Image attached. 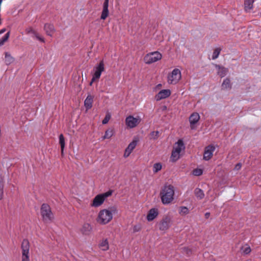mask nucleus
Here are the masks:
<instances>
[{"instance_id":"7ed1b4c3","label":"nucleus","mask_w":261,"mask_h":261,"mask_svg":"<svg viewBox=\"0 0 261 261\" xmlns=\"http://www.w3.org/2000/svg\"><path fill=\"white\" fill-rule=\"evenodd\" d=\"M41 215L44 222L51 221L54 218V215L50 206L47 203H43L40 208Z\"/></svg>"},{"instance_id":"a878e982","label":"nucleus","mask_w":261,"mask_h":261,"mask_svg":"<svg viewBox=\"0 0 261 261\" xmlns=\"http://www.w3.org/2000/svg\"><path fill=\"white\" fill-rule=\"evenodd\" d=\"M194 194L197 198L202 199L204 197V194L203 191L199 188H196L194 190Z\"/></svg>"},{"instance_id":"f3484780","label":"nucleus","mask_w":261,"mask_h":261,"mask_svg":"<svg viewBox=\"0 0 261 261\" xmlns=\"http://www.w3.org/2000/svg\"><path fill=\"white\" fill-rule=\"evenodd\" d=\"M159 215L158 210L157 208H151L147 215V220L148 221H151L154 220Z\"/></svg>"},{"instance_id":"39448f33","label":"nucleus","mask_w":261,"mask_h":261,"mask_svg":"<svg viewBox=\"0 0 261 261\" xmlns=\"http://www.w3.org/2000/svg\"><path fill=\"white\" fill-rule=\"evenodd\" d=\"M172 222L171 216L169 215L164 216L158 223L159 229L164 231L167 230L171 226Z\"/></svg>"},{"instance_id":"f03ea898","label":"nucleus","mask_w":261,"mask_h":261,"mask_svg":"<svg viewBox=\"0 0 261 261\" xmlns=\"http://www.w3.org/2000/svg\"><path fill=\"white\" fill-rule=\"evenodd\" d=\"M174 195V188L171 185H165L160 193L162 202L164 204L171 203L173 200Z\"/></svg>"},{"instance_id":"9d476101","label":"nucleus","mask_w":261,"mask_h":261,"mask_svg":"<svg viewBox=\"0 0 261 261\" xmlns=\"http://www.w3.org/2000/svg\"><path fill=\"white\" fill-rule=\"evenodd\" d=\"M215 147L214 145H210L204 148L203 153V160H210L213 156V152L215 151Z\"/></svg>"},{"instance_id":"ddd939ff","label":"nucleus","mask_w":261,"mask_h":261,"mask_svg":"<svg viewBox=\"0 0 261 261\" xmlns=\"http://www.w3.org/2000/svg\"><path fill=\"white\" fill-rule=\"evenodd\" d=\"M43 29L46 34L49 36H53L56 31V29L53 24L50 23H46L44 25Z\"/></svg>"},{"instance_id":"58836bf2","label":"nucleus","mask_w":261,"mask_h":261,"mask_svg":"<svg viewBox=\"0 0 261 261\" xmlns=\"http://www.w3.org/2000/svg\"><path fill=\"white\" fill-rule=\"evenodd\" d=\"M179 154H173V151H172V153H171V158H172V160L173 161H177L179 158Z\"/></svg>"},{"instance_id":"6ab92c4d","label":"nucleus","mask_w":261,"mask_h":261,"mask_svg":"<svg viewBox=\"0 0 261 261\" xmlns=\"http://www.w3.org/2000/svg\"><path fill=\"white\" fill-rule=\"evenodd\" d=\"M177 146L174 148L173 151V154H179L182 149H184L185 148L184 143L183 141L181 139H179L178 140L177 142Z\"/></svg>"},{"instance_id":"c03bdc74","label":"nucleus","mask_w":261,"mask_h":261,"mask_svg":"<svg viewBox=\"0 0 261 261\" xmlns=\"http://www.w3.org/2000/svg\"><path fill=\"white\" fill-rule=\"evenodd\" d=\"M241 167V164L240 163H238L236 165V168L237 169H240Z\"/></svg>"},{"instance_id":"20e7f679","label":"nucleus","mask_w":261,"mask_h":261,"mask_svg":"<svg viewBox=\"0 0 261 261\" xmlns=\"http://www.w3.org/2000/svg\"><path fill=\"white\" fill-rule=\"evenodd\" d=\"M162 58V55L155 51L147 54L144 58V61L146 64H150L161 60Z\"/></svg>"},{"instance_id":"79ce46f5","label":"nucleus","mask_w":261,"mask_h":261,"mask_svg":"<svg viewBox=\"0 0 261 261\" xmlns=\"http://www.w3.org/2000/svg\"><path fill=\"white\" fill-rule=\"evenodd\" d=\"M210 215L211 214L210 212H206L204 215L205 218L208 219L210 217Z\"/></svg>"},{"instance_id":"09e8293b","label":"nucleus","mask_w":261,"mask_h":261,"mask_svg":"<svg viewBox=\"0 0 261 261\" xmlns=\"http://www.w3.org/2000/svg\"><path fill=\"white\" fill-rule=\"evenodd\" d=\"M158 86H159V87H160V86H161V84H159Z\"/></svg>"},{"instance_id":"c756f323","label":"nucleus","mask_w":261,"mask_h":261,"mask_svg":"<svg viewBox=\"0 0 261 261\" xmlns=\"http://www.w3.org/2000/svg\"><path fill=\"white\" fill-rule=\"evenodd\" d=\"M10 32H7L5 35V36L0 39V46H2L3 45H4V44L5 43V42H6L9 37H10Z\"/></svg>"},{"instance_id":"423d86ee","label":"nucleus","mask_w":261,"mask_h":261,"mask_svg":"<svg viewBox=\"0 0 261 261\" xmlns=\"http://www.w3.org/2000/svg\"><path fill=\"white\" fill-rule=\"evenodd\" d=\"M94 69L95 70L94 73L92 75V78L90 85H91L92 83L95 80H98L101 75V72L105 70V64L103 60L99 62L98 64L96 65Z\"/></svg>"},{"instance_id":"4c0bfd02","label":"nucleus","mask_w":261,"mask_h":261,"mask_svg":"<svg viewBox=\"0 0 261 261\" xmlns=\"http://www.w3.org/2000/svg\"><path fill=\"white\" fill-rule=\"evenodd\" d=\"M112 192L113 191L112 190H109L105 193L101 194V195L103 197L104 199L105 200L106 198L108 197L112 194Z\"/></svg>"},{"instance_id":"9b49d317","label":"nucleus","mask_w":261,"mask_h":261,"mask_svg":"<svg viewBox=\"0 0 261 261\" xmlns=\"http://www.w3.org/2000/svg\"><path fill=\"white\" fill-rule=\"evenodd\" d=\"M200 119V116L198 113L194 112L192 113L189 117V121L190 123V127L192 129L195 128V125Z\"/></svg>"},{"instance_id":"f257e3e1","label":"nucleus","mask_w":261,"mask_h":261,"mask_svg":"<svg viewBox=\"0 0 261 261\" xmlns=\"http://www.w3.org/2000/svg\"><path fill=\"white\" fill-rule=\"evenodd\" d=\"M117 213V208L115 206H111L108 209L100 210L96 218V221L102 225L108 224L112 220L113 214Z\"/></svg>"},{"instance_id":"f704fd0d","label":"nucleus","mask_w":261,"mask_h":261,"mask_svg":"<svg viewBox=\"0 0 261 261\" xmlns=\"http://www.w3.org/2000/svg\"><path fill=\"white\" fill-rule=\"evenodd\" d=\"M4 183L3 181L0 180V200H2L3 198V193H4Z\"/></svg>"},{"instance_id":"bb28decb","label":"nucleus","mask_w":261,"mask_h":261,"mask_svg":"<svg viewBox=\"0 0 261 261\" xmlns=\"http://www.w3.org/2000/svg\"><path fill=\"white\" fill-rule=\"evenodd\" d=\"M5 63L7 65H10L13 63L14 61V59L11 56V55L8 53H5Z\"/></svg>"},{"instance_id":"f8f14e48","label":"nucleus","mask_w":261,"mask_h":261,"mask_svg":"<svg viewBox=\"0 0 261 261\" xmlns=\"http://www.w3.org/2000/svg\"><path fill=\"white\" fill-rule=\"evenodd\" d=\"M109 0H105L102 6V11L100 16V19L105 20L109 14V11L108 9Z\"/></svg>"},{"instance_id":"dca6fc26","label":"nucleus","mask_w":261,"mask_h":261,"mask_svg":"<svg viewBox=\"0 0 261 261\" xmlns=\"http://www.w3.org/2000/svg\"><path fill=\"white\" fill-rule=\"evenodd\" d=\"M104 201L103 197L101 194H98L94 197L91 205L94 207L99 206L103 203Z\"/></svg>"},{"instance_id":"393cba45","label":"nucleus","mask_w":261,"mask_h":261,"mask_svg":"<svg viewBox=\"0 0 261 261\" xmlns=\"http://www.w3.org/2000/svg\"><path fill=\"white\" fill-rule=\"evenodd\" d=\"M99 247L103 251L108 250L109 248V242L108 239L102 240L99 244Z\"/></svg>"},{"instance_id":"2f4dec72","label":"nucleus","mask_w":261,"mask_h":261,"mask_svg":"<svg viewBox=\"0 0 261 261\" xmlns=\"http://www.w3.org/2000/svg\"><path fill=\"white\" fill-rule=\"evenodd\" d=\"M189 212L188 208L186 206H181L180 207L179 214L181 215L188 214Z\"/></svg>"},{"instance_id":"6e6552de","label":"nucleus","mask_w":261,"mask_h":261,"mask_svg":"<svg viewBox=\"0 0 261 261\" xmlns=\"http://www.w3.org/2000/svg\"><path fill=\"white\" fill-rule=\"evenodd\" d=\"M181 78L180 71L177 68L173 69L168 75V82L171 84H176Z\"/></svg>"},{"instance_id":"49530a36","label":"nucleus","mask_w":261,"mask_h":261,"mask_svg":"<svg viewBox=\"0 0 261 261\" xmlns=\"http://www.w3.org/2000/svg\"><path fill=\"white\" fill-rule=\"evenodd\" d=\"M2 22H1V19H0V24H1Z\"/></svg>"},{"instance_id":"c9c22d12","label":"nucleus","mask_w":261,"mask_h":261,"mask_svg":"<svg viewBox=\"0 0 261 261\" xmlns=\"http://www.w3.org/2000/svg\"><path fill=\"white\" fill-rule=\"evenodd\" d=\"M203 171L200 169H195L193 171V174L195 176H199L202 174Z\"/></svg>"},{"instance_id":"72a5a7b5","label":"nucleus","mask_w":261,"mask_h":261,"mask_svg":"<svg viewBox=\"0 0 261 261\" xmlns=\"http://www.w3.org/2000/svg\"><path fill=\"white\" fill-rule=\"evenodd\" d=\"M25 32L27 34H29L30 33L33 34L34 36L37 35V32L35 31L32 27H29L26 28L25 30Z\"/></svg>"},{"instance_id":"cd10ccee","label":"nucleus","mask_w":261,"mask_h":261,"mask_svg":"<svg viewBox=\"0 0 261 261\" xmlns=\"http://www.w3.org/2000/svg\"><path fill=\"white\" fill-rule=\"evenodd\" d=\"M114 134V131L112 129H108L106 132L104 136L103 137V139H110L111 138Z\"/></svg>"},{"instance_id":"a211bd4d","label":"nucleus","mask_w":261,"mask_h":261,"mask_svg":"<svg viewBox=\"0 0 261 261\" xmlns=\"http://www.w3.org/2000/svg\"><path fill=\"white\" fill-rule=\"evenodd\" d=\"M137 140H133L128 145L127 147L125 149L124 156L127 157L131 153L134 149L136 147L137 144Z\"/></svg>"},{"instance_id":"5701e85b","label":"nucleus","mask_w":261,"mask_h":261,"mask_svg":"<svg viewBox=\"0 0 261 261\" xmlns=\"http://www.w3.org/2000/svg\"><path fill=\"white\" fill-rule=\"evenodd\" d=\"M254 0H244V10L248 12L253 9Z\"/></svg>"},{"instance_id":"ea45409f","label":"nucleus","mask_w":261,"mask_h":261,"mask_svg":"<svg viewBox=\"0 0 261 261\" xmlns=\"http://www.w3.org/2000/svg\"><path fill=\"white\" fill-rule=\"evenodd\" d=\"M110 119V116L109 115H107L105 118L102 120V123L103 124H107L109 120Z\"/></svg>"},{"instance_id":"c85d7f7f","label":"nucleus","mask_w":261,"mask_h":261,"mask_svg":"<svg viewBox=\"0 0 261 261\" xmlns=\"http://www.w3.org/2000/svg\"><path fill=\"white\" fill-rule=\"evenodd\" d=\"M162 165L160 163H156L153 165V171L154 173L158 172L162 169Z\"/></svg>"},{"instance_id":"4be33fe9","label":"nucleus","mask_w":261,"mask_h":261,"mask_svg":"<svg viewBox=\"0 0 261 261\" xmlns=\"http://www.w3.org/2000/svg\"><path fill=\"white\" fill-rule=\"evenodd\" d=\"M94 96L91 95H88L84 101V106L87 110L90 109L92 107Z\"/></svg>"},{"instance_id":"0eeeda50","label":"nucleus","mask_w":261,"mask_h":261,"mask_svg":"<svg viewBox=\"0 0 261 261\" xmlns=\"http://www.w3.org/2000/svg\"><path fill=\"white\" fill-rule=\"evenodd\" d=\"M21 248L22 249V261H30L29 255L30 243L27 239L23 240Z\"/></svg>"},{"instance_id":"7c9ffc66","label":"nucleus","mask_w":261,"mask_h":261,"mask_svg":"<svg viewBox=\"0 0 261 261\" xmlns=\"http://www.w3.org/2000/svg\"><path fill=\"white\" fill-rule=\"evenodd\" d=\"M221 50H222V49L220 47L216 48L214 50V52H213V54L212 55V59H213V60L216 59L218 57Z\"/></svg>"},{"instance_id":"de8ad7c7","label":"nucleus","mask_w":261,"mask_h":261,"mask_svg":"<svg viewBox=\"0 0 261 261\" xmlns=\"http://www.w3.org/2000/svg\"><path fill=\"white\" fill-rule=\"evenodd\" d=\"M158 86H159V87H160V86H161V84H159Z\"/></svg>"},{"instance_id":"37998d69","label":"nucleus","mask_w":261,"mask_h":261,"mask_svg":"<svg viewBox=\"0 0 261 261\" xmlns=\"http://www.w3.org/2000/svg\"><path fill=\"white\" fill-rule=\"evenodd\" d=\"M134 232H137V231H139L140 230V228L138 227L137 226H134Z\"/></svg>"},{"instance_id":"a18cd8bd","label":"nucleus","mask_w":261,"mask_h":261,"mask_svg":"<svg viewBox=\"0 0 261 261\" xmlns=\"http://www.w3.org/2000/svg\"><path fill=\"white\" fill-rule=\"evenodd\" d=\"M6 31V29L5 28H4L0 30V34H2L4 33H5Z\"/></svg>"},{"instance_id":"e433bc0d","label":"nucleus","mask_w":261,"mask_h":261,"mask_svg":"<svg viewBox=\"0 0 261 261\" xmlns=\"http://www.w3.org/2000/svg\"><path fill=\"white\" fill-rule=\"evenodd\" d=\"M241 250H243V253L245 254H249L250 253L251 251V249L250 247L249 246H248L247 247H246L244 249H243V247H241Z\"/></svg>"},{"instance_id":"1a4fd4ad","label":"nucleus","mask_w":261,"mask_h":261,"mask_svg":"<svg viewBox=\"0 0 261 261\" xmlns=\"http://www.w3.org/2000/svg\"><path fill=\"white\" fill-rule=\"evenodd\" d=\"M141 119L138 118H135L133 116L129 115L126 118V124L130 128L136 127L140 122Z\"/></svg>"},{"instance_id":"a19ab883","label":"nucleus","mask_w":261,"mask_h":261,"mask_svg":"<svg viewBox=\"0 0 261 261\" xmlns=\"http://www.w3.org/2000/svg\"><path fill=\"white\" fill-rule=\"evenodd\" d=\"M35 37L39 41H40L41 42H45V40L43 38L40 37L39 35V34L38 33H37V35H35Z\"/></svg>"},{"instance_id":"b1692460","label":"nucleus","mask_w":261,"mask_h":261,"mask_svg":"<svg viewBox=\"0 0 261 261\" xmlns=\"http://www.w3.org/2000/svg\"><path fill=\"white\" fill-rule=\"evenodd\" d=\"M59 144L61 146V155H64V149L65 146V138L62 134L59 135Z\"/></svg>"},{"instance_id":"473e14b6","label":"nucleus","mask_w":261,"mask_h":261,"mask_svg":"<svg viewBox=\"0 0 261 261\" xmlns=\"http://www.w3.org/2000/svg\"><path fill=\"white\" fill-rule=\"evenodd\" d=\"M159 137V131H153L150 133V139H156Z\"/></svg>"},{"instance_id":"412c9836","label":"nucleus","mask_w":261,"mask_h":261,"mask_svg":"<svg viewBox=\"0 0 261 261\" xmlns=\"http://www.w3.org/2000/svg\"><path fill=\"white\" fill-rule=\"evenodd\" d=\"M92 229V226L89 223H86L83 224L81 229V231L84 235H89Z\"/></svg>"},{"instance_id":"4468645a","label":"nucleus","mask_w":261,"mask_h":261,"mask_svg":"<svg viewBox=\"0 0 261 261\" xmlns=\"http://www.w3.org/2000/svg\"><path fill=\"white\" fill-rule=\"evenodd\" d=\"M171 95V91L169 89H165L160 91L158 94L155 95L156 100H160L162 99L166 98Z\"/></svg>"},{"instance_id":"aec40b11","label":"nucleus","mask_w":261,"mask_h":261,"mask_svg":"<svg viewBox=\"0 0 261 261\" xmlns=\"http://www.w3.org/2000/svg\"><path fill=\"white\" fill-rule=\"evenodd\" d=\"M232 83L231 82L229 77H226L225 79L221 85V90H230L232 88Z\"/></svg>"},{"instance_id":"2eb2a0df","label":"nucleus","mask_w":261,"mask_h":261,"mask_svg":"<svg viewBox=\"0 0 261 261\" xmlns=\"http://www.w3.org/2000/svg\"><path fill=\"white\" fill-rule=\"evenodd\" d=\"M215 67L217 69V74L221 77H224L228 72V69L218 64H215Z\"/></svg>"}]
</instances>
